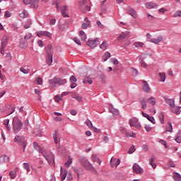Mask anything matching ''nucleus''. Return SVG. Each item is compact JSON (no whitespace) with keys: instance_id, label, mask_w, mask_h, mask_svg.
Here are the masks:
<instances>
[{"instance_id":"obj_1","label":"nucleus","mask_w":181,"mask_h":181,"mask_svg":"<svg viewBox=\"0 0 181 181\" xmlns=\"http://www.w3.org/2000/svg\"><path fill=\"white\" fill-rule=\"evenodd\" d=\"M22 121L19 119V117L16 116L13 118L12 127L14 134H19L21 129H22Z\"/></svg>"},{"instance_id":"obj_2","label":"nucleus","mask_w":181,"mask_h":181,"mask_svg":"<svg viewBox=\"0 0 181 181\" xmlns=\"http://www.w3.org/2000/svg\"><path fill=\"white\" fill-rule=\"evenodd\" d=\"M46 50V62L48 66H52V63H53V47L52 45H48L45 47Z\"/></svg>"},{"instance_id":"obj_3","label":"nucleus","mask_w":181,"mask_h":181,"mask_svg":"<svg viewBox=\"0 0 181 181\" xmlns=\"http://www.w3.org/2000/svg\"><path fill=\"white\" fill-rule=\"evenodd\" d=\"M42 155L45 158L49 165H54V156L47 150H44V153Z\"/></svg>"},{"instance_id":"obj_4","label":"nucleus","mask_w":181,"mask_h":181,"mask_svg":"<svg viewBox=\"0 0 181 181\" xmlns=\"http://www.w3.org/2000/svg\"><path fill=\"white\" fill-rule=\"evenodd\" d=\"M14 142H18L21 146H23V151L25 152V149H26L27 144L25 140V136H16L14 138Z\"/></svg>"},{"instance_id":"obj_5","label":"nucleus","mask_w":181,"mask_h":181,"mask_svg":"<svg viewBox=\"0 0 181 181\" xmlns=\"http://www.w3.org/2000/svg\"><path fill=\"white\" fill-rule=\"evenodd\" d=\"M81 166H83L86 170H93L95 172V168L93 166V164H91L88 160H82L81 161Z\"/></svg>"},{"instance_id":"obj_6","label":"nucleus","mask_w":181,"mask_h":181,"mask_svg":"<svg viewBox=\"0 0 181 181\" xmlns=\"http://www.w3.org/2000/svg\"><path fill=\"white\" fill-rule=\"evenodd\" d=\"M49 84H58V86H63L64 84H66L67 83V81L66 79H62L60 78H54L53 79H51L49 81Z\"/></svg>"},{"instance_id":"obj_7","label":"nucleus","mask_w":181,"mask_h":181,"mask_svg":"<svg viewBox=\"0 0 181 181\" xmlns=\"http://www.w3.org/2000/svg\"><path fill=\"white\" fill-rule=\"evenodd\" d=\"M100 42V38H96L95 40H88L86 42L87 46H89L90 49H95V47H97L98 43Z\"/></svg>"},{"instance_id":"obj_8","label":"nucleus","mask_w":181,"mask_h":181,"mask_svg":"<svg viewBox=\"0 0 181 181\" xmlns=\"http://www.w3.org/2000/svg\"><path fill=\"white\" fill-rule=\"evenodd\" d=\"M133 172L136 175H141L144 173V169L139 166V165L135 163L132 166Z\"/></svg>"},{"instance_id":"obj_9","label":"nucleus","mask_w":181,"mask_h":181,"mask_svg":"<svg viewBox=\"0 0 181 181\" xmlns=\"http://www.w3.org/2000/svg\"><path fill=\"white\" fill-rule=\"evenodd\" d=\"M126 11L127 13H129V15H131V16L134 18V19H136V18H138V14L136 13V11H135V9H134L133 8L127 7Z\"/></svg>"},{"instance_id":"obj_10","label":"nucleus","mask_w":181,"mask_h":181,"mask_svg":"<svg viewBox=\"0 0 181 181\" xmlns=\"http://www.w3.org/2000/svg\"><path fill=\"white\" fill-rule=\"evenodd\" d=\"M37 36L38 37H43L46 36V37H52V33L48 31H38L37 32Z\"/></svg>"},{"instance_id":"obj_11","label":"nucleus","mask_w":181,"mask_h":181,"mask_svg":"<svg viewBox=\"0 0 181 181\" xmlns=\"http://www.w3.org/2000/svg\"><path fill=\"white\" fill-rule=\"evenodd\" d=\"M141 115H143V117H144V118H146L148 121L151 122V124H156V122L155 121V117L150 116L149 115L145 113L144 112H141Z\"/></svg>"},{"instance_id":"obj_12","label":"nucleus","mask_w":181,"mask_h":181,"mask_svg":"<svg viewBox=\"0 0 181 181\" xmlns=\"http://www.w3.org/2000/svg\"><path fill=\"white\" fill-rule=\"evenodd\" d=\"M124 39H129V32L126 31V32L122 33L117 37V40H124Z\"/></svg>"},{"instance_id":"obj_13","label":"nucleus","mask_w":181,"mask_h":181,"mask_svg":"<svg viewBox=\"0 0 181 181\" xmlns=\"http://www.w3.org/2000/svg\"><path fill=\"white\" fill-rule=\"evenodd\" d=\"M121 163V160L115 158H112L110 160V165L112 168H117L118 165Z\"/></svg>"},{"instance_id":"obj_14","label":"nucleus","mask_w":181,"mask_h":181,"mask_svg":"<svg viewBox=\"0 0 181 181\" xmlns=\"http://www.w3.org/2000/svg\"><path fill=\"white\" fill-rule=\"evenodd\" d=\"M33 148L34 149L37 151L39 153H45V148H42V147H40V146H39V144L36 141L33 142Z\"/></svg>"},{"instance_id":"obj_15","label":"nucleus","mask_w":181,"mask_h":181,"mask_svg":"<svg viewBox=\"0 0 181 181\" xmlns=\"http://www.w3.org/2000/svg\"><path fill=\"white\" fill-rule=\"evenodd\" d=\"M162 40H163V37L162 35H159L157 37V38H151L150 42H151V43H154L155 45H159Z\"/></svg>"},{"instance_id":"obj_16","label":"nucleus","mask_w":181,"mask_h":181,"mask_svg":"<svg viewBox=\"0 0 181 181\" xmlns=\"http://www.w3.org/2000/svg\"><path fill=\"white\" fill-rule=\"evenodd\" d=\"M145 6L146 8H147V9H155L158 8V4L153 3V2H148L145 4Z\"/></svg>"},{"instance_id":"obj_17","label":"nucleus","mask_w":181,"mask_h":181,"mask_svg":"<svg viewBox=\"0 0 181 181\" xmlns=\"http://www.w3.org/2000/svg\"><path fill=\"white\" fill-rule=\"evenodd\" d=\"M139 103H140V104L141 105L142 110H146L147 103H148L146 99H145V98H141L139 99Z\"/></svg>"},{"instance_id":"obj_18","label":"nucleus","mask_w":181,"mask_h":181,"mask_svg":"<svg viewBox=\"0 0 181 181\" xmlns=\"http://www.w3.org/2000/svg\"><path fill=\"white\" fill-rule=\"evenodd\" d=\"M73 170H74L75 173L77 175L78 180H80V175L83 173V168H76V167H72Z\"/></svg>"},{"instance_id":"obj_19","label":"nucleus","mask_w":181,"mask_h":181,"mask_svg":"<svg viewBox=\"0 0 181 181\" xmlns=\"http://www.w3.org/2000/svg\"><path fill=\"white\" fill-rule=\"evenodd\" d=\"M60 175H61V180H66V177H67V170L64 169V168H62L61 167V173H60Z\"/></svg>"},{"instance_id":"obj_20","label":"nucleus","mask_w":181,"mask_h":181,"mask_svg":"<svg viewBox=\"0 0 181 181\" xmlns=\"http://www.w3.org/2000/svg\"><path fill=\"white\" fill-rule=\"evenodd\" d=\"M143 90L146 93H149L151 91V88L149 87V83L146 81H143Z\"/></svg>"},{"instance_id":"obj_21","label":"nucleus","mask_w":181,"mask_h":181,"mask_svg":"<svg viewBox=\"0 0 181 181\" xmlns=\"http://www.w3.org/2000/svg\"><path fill=\"white\" fill-rule=\"evenodd\" d=\"M8 38L7 37H4L2 40H1V49H6V46H8Z\"/></svg>"},{"instance_id":"obj_22","label":"nucleus","mask_w":181,"mask_h":181,"mask_svg":"<svg viewBox=\"0 0 181 181\" xmlns=\"http://www.w3.org/2000/svg\"><path fill=\"white\" fill-rule=\"evenodd\" d=\"M71 97H72V98H74V100L78 101V103H81V101L83 100V96L78 95L76 93H73Z\"/></svg>"},{"instance_id":"obj_23","label":"nucleus","mask_w":181,"mask_h":181,"mask_svg":"<svg viewBox=\"0 0 181 181\" xmlns=\"http://www.w3.org/2000/svg\"><path fill=\"white\" fill-rule=\"evenodd\" d=\"M30 5L31 8L37 9L39 8V0H32Z\"/></svg>"},{"instance_id":"obj_24","label":"nucleus","mask_w":181,"mask_h":181,"mask_svg":"<svg viewBox=\"0 0 181 181\" xmlns=\"http://www.w3.org/2000/svg\"><path fill=\"white\" fill-rule=\"evenodd\" d=\"M9 160V157L8 156H0V165H4V163H6Z\"/></svg>"},{"instance_id":"obj_25","label":"nucleus","mask_w":181,"mask_h":181,"mask_svg":"<svg viewBox=\"0 0 181 181\" xmlns=\"http://www.w3.org/2000/svg\"><path fill=\"white\" fill-rule=\"evenodd\" d=\"M79 36L83 42H84L85 40H87V35H86V33H84V31L81 30L79 32Z\"/></svg>"},{"instance_id":"obj_26","label":"nucleus","mask_w":181,"mask_h":181,"mask_svg":"<svg viewBox=\"0 0 181 181\" xmlns=\"http://www.w3.org/2000/svg\"><path fill=\"white\" fill-rule=\"evenodd\" d=\"M155 160V156H152V158H149V165L152 166L153 169H156V164L153 163Z\"/></svg>"},{"instance_id":"obj_27","label":"nucleus","mask_w":181,"mask_h":181,"mask_svg":"<svg viewBox=\"0 0 181 181\" xmlns=\"http://www.w3.org/2000/svg\"><path fill=\"white\" fill-rule=\"evenodd\" d=\"M172 112L173 114H177V115H179L180 114V107H173L171 109Z\"/></svg>"},{"instance_id":"obj_28","label":"nucleus","mask_w":181,"mask_h":181,"mask_svg":"<svg viewBox=\"0 0 181 181\" xmlns=\"http://www.w3.org/2000/svg\"><path fill=\"white\" fill-rule=\"evenodd\" d=\"M80 11L83 12V13H87V12H90L91 11V8L88 6H84V7H82Z\"/></svg>"},{"instance_id":"obj_29","label":"nucleus","mask_w":181,"mask_h":181,"mask_svg":"<svg viewBox=\"0 0 181 181\" xmlns=\"http://www.w3.org/2000/svg\"><path fill=\"white\" fill-rule=\"evenodd\" d=\"M165 103L166 104H169L171 108H173V107H175V100L173 99H165Z\"/></svg>"},{"instance_id":"obj_30","label":"nucleus","mask_w":181,"mask_h":181,"mask_svg":"<svg viewBox=\"0 0 181 181\" xmlns=\"http://www.w3.org/2000/svg\"><path fill=\"white\" fill-rule=\"evenodd\" d=\"M130 127H135L138 124V119L136 117H133L130 119Z\"/></svg>"},{"instance_id":"obj_31","label":"nucleus","mask_w":181,"mask_h":181,"mask_svg":"<svg viewBox=\"0 0 181 181\" xmlns=\"http://www.w3.org/2000/svg\"><path fill=\"white\" fill-rule=\"evenodd\" d=\"M173 177L175 181H181V175L179 173H174Z\"/></svg>"},{"instance_id":"obj_32","label":"nucleus","mask_w":181,"mask_h":181,"mask_svg":"<svg viewBox=\"0 0 181 181\" xmlns=\"http://www.w3.org/2000/svg\"><path fill=\"white\" fill-rule=\"evenodd\" d=\"M32 26V20H27L24 24L25 29H29Z\"/></svg>"},{"instance_id":"obj_33","label":"nucleus","mask_w":181,"mask_h":181,"mask_svg":"<svg viewBox=\"0 0 181 181\" xmlns=\"http://www.w3.org/2000/svg\"><path fill=\"white\" fill-rule=\"evenodd\" d=\"M53 139L56 145H57V144H60V137L57 136V134L56 133L53 134Z\"/></svg>"},{"instance_id":"obj_34","label":"nucleus","mask_w":181,"mask_h":181,"mask_svg":"<svg viewBox=\"0 0 181 181\" xmlns=\"http://www.w3.org/2000/svg\"><path fill=\"white\" fill-rule=\"evenodd\" d=\"M158 76H160V81L164 83V81L166 80V75L165 72L159 73Z\"/></svg>"},{"instance_id":"obj_35","label":"nucleus","mask_w":181,"mask_h":181,"mask_svg":"<svg viewBox=\"0 0 181 181\" xmlns=\"http://www.w3.org/2000/svg\"><path fill=\"white\" fill-rule=\"evenodd\" d=\"M92 160L93 162H98V165H101V160H100L98 157L97 155L93 154L92 156Z\"/></svg>"},{"instance_id":"obj_36","label":"nucleus","mask_w":181,"mask_h":181,"mask_svg":"<svg viewBox=\"0 0 181 181\" xmlns=\"http://www.w3.org/2000/svg\"><path fill=\"white\" fill-rule=\"evenodd\" d=\"M146 101L147 103H149V104H151V105H155L156 104V100L153 97H151L150 98L147 99Z\"/></svg>"},{"instance_id":"obj_37","label":"nucleus","mask_w":181,"mask_h":181,"mask_svg":"<svg viewBox=\"0 0 181 181\" xmlns=\"http://www.w3.org/2000/svg\"><path fill=\"white\" fill-rule=\"evenodd\" d=\"M107 47H108V42L104 41L100 45V48L102 49V50H107Z\"/></svg>"},{"instance_id":"obj_38","label":"nucleus","mask_w":181,"mask_h":181,"mask_svg":"<svg viewBox=\"0 0 181 181\" xmlns=\"http://www.w3.org/2000/svg\"><path fill=\"white\" fill-rule=\"evenodd\" d=\"M111 57V53L110 52H106L105 54L103 56V60L105 62H107L110 58Z\"/></svg>"},{"instance_id":"obj_39","label":"nucleus","mask_w":181,"mask_h":181,"mask_svg":"<svg viewBox=\"0 0 181 181\" xmlns=\"http://www.w3.org/2000/svg\"><path fill=\"white\" fill-rule=\"evenodd\" d=\"M167 132H173V127L172 126V123L168 122V125L166 127Z\"/></svg>"},{"instance_id":"obj_40","label":"nucleus","mask_w":181,"mask_h":181,"mask_svg":"<svg viewBox=\"0 0 181 181\" xmlns=\"http://www.w3.org/2000/svg\"><path fill=\"white\" fill-rule=\"evenodd\" d=\"M5 127L7 128L8 131H11V127L9 126V119H6L4 121Z\"/></svg>"},{"instance_id":"obj_41","label":"nucleus","mask_w":181,"mask_h":181,"mask_svg":"<svg viewBox=\"0 0 181 181\" xmlns=\"http://www.w3.org/2000/svg\"><path fill=\"white\" fill-rule=\"evenodd\" d=\"M110 112H112V114H114L115 115H119V110L114 107L110 108Z\"/></svg>"},{"instance_id":"obj_42","label":"nucleus","mask_w":181,"mask_h":181,"mask_svg":"<svg viewBox=\"0 0 181 181\" xmlns=\"http://www.w3.org/2000/svg\"><path fill=\"white\" fill-rule=\"evenodd\" d=\"M86 4H87V0H81L79 1V9L84 8L86 6Z\"/></svg>"},{"instance_id":"obj_43","label":"nucleus","mask_w":181,"mask_h":181,"mask_svg":"<svg viewBox=\"0 0 181 181\" xmlns=\"http://www.w3.org/2000/svg\"><path fill=\"white\" fill-rule=\"evenodd\" d=\"M20 47L21 49H26L28 47V43L26 42H20Z\"/></svg>"},{"instance_id":"obj_44","label":"nucleus","mask_w":181,"mask_h":181,"mask_svg":"<svg viewBox=\"0 0 181 181\" xmlns=\"http://www.w3.org/2000/svg\"><path fill=\"white\" fill-rule=\"evenodd\" d=\"M73 163V159L70 158L67 160V162L65 163L64 166L65 168H70V165Z\"/></svg>"},{"instance_id":"obj_45","label":"nucleus","mask_w":181,"mask_h":181,"mask_svg":"<svg viewBox=\"0 0 181 181\" xmlns=\"http://www.w3.org/2000/svg\"><path fill=\"white\" fill-rule=\"evenodd\" d=\"M134 46H135V47H144V42H135Z\"/></svg>"},{"instance_id":"obj_46","label":"nucleus","mask_w":181,"mask_h":181,"mask_svg":"<svg viewBox=\"0 0 181 181\" xmlns=\"http://www.w3.org/2000/svg\"><path fill=\"white\" fill-rule=\"evenodd\" d=\"M23 168L27 172H30V167H29V164L28 163H23Z\"/></svg>"},{"instance_id":"obj_47","label":"nucleus","mask_w":181,"mask_h":181,"mask_svg":"<svg viewBox=\"0 0 181 181\" xmlns=\"http://www.w3.org/2000/svg\"><path fill=\"white\" fill-rule=\"evenodd\" d=\"M88 83V84H93V80L90 78H86L83 80V83L86 84Z\"/></svg>"},{"instance_id":"obj_48","label":"nucleus","mask_w":181,"mask_h":181,"mask_svg":"<svg viewBox=\"0 0 181 181\" xmlns=\"http://www.w3.org/2000/svg\"><path fill=\"white\" fill-rule=\"evenodd\" d=\"M69 81L71 83H76L77 81V78H76V76L74 75H72L69 78Z\"/></svg>"},{"instance_id":"obj_49","label":"nucleus","mask_w":181,"mask_h":181,"mask_svg":"<svg viewBox=\"0 0 181 181\" xmlns=\"http://www.w3.org/2000/svg\"><path fill=\"white\" fill-rule=\"evenodd\" d=\"M20 71H21V73H23V74H29V69H26L23 67L20 69Z\"/></svg>"},{"instance_id":"obj_50","label":"nucleus","mask_w":181,"mask_h":181,"mask_svg":"<svg viewBox=\"0 0 181 181\" xmlns=\"http://www.w3.org/2000/svg\"><path fill=\"white\" fill-rule=\"evenodd\" d=\"M136 149H135V146H132L129 151H127V153L131 154V153H134L135 152Z\"/></svg>"},{"instance_id":"obj_51","label":"nucleus","mask_w":181,"mask_h":181,"mask_svg":"<svg viewBox=\"0 0 181 181\" xmlns=\"http://www.w3.org/2000/svg\"><path fill=\"white\" fill-rule=\"evenodd\" d=\"M74 41L75 42V43H76V45H78V46H81V42H80V39H78V37H75L74 38Z\"/></svg>"},{"instance_id":"obj_52","label":"nucleus","mask_w":181,"mask_h":181,"mask_svg":"<svg viewBox=\"0 0 181 181\" xmlns=\"http://www.w3.org/2000/svg\"><path fill=\"white\" fill-rule=\"evenodd\" d=\"M144 129H146L147 132H151V131H152V127L150 125L145 124Z\"/></svg>"},{"instance_id":"obj_53","label":"nucleus","mask_w":181,"mask_h":181,"mask_svg":"<svg viewBox=\"0 0 181 181\" xmlns=\"http://www.w3.org/2000/svg\"><path fill=\"white\" fill-rule=\"evenodd\" d=\"M9 176L11 179H15V177H16V174L13 171H10Z\"/></svg>"},{"instance_id":"obj_54","label":"nucleus","mask_w":181,"mask_h":181,"mask_svg":"<svg viewBox=\"0 0 181 181\" xmlns=\"http://www.w3.org/2000/svg\"><path fill=\"white\" fill-rule=\"evenodd\" d=\"M86 125L87 127H88V128H91L93 127V122L90 120H86Z\"/></svg>"},{"instance_id":"obj_55","label":"nucleus","mask_w":181,"mask_h":181,"mask_svg":"<svg viewBox=\"0 0 181 181\" xmlns=\"http://www.w3.org/2000/svg\"><path fill=\"white\" fill-rule=\"evenodd\" d=\"M69 8H67V6H63L60 7V11L62 13L66 12Z\"/></svg>"},{"instance_id":"obj_56","label":"nucleus","mask_w":181,"mask_h":181,"mask_svg":"<svg viewBox=\"0 0 181 181\" xmlns=\"http://www.w3.org/2000/svg\"><path fill=\"white\" fill-rule=\"evenodd\" d=\"M37 84H39L40 86H42L43 84V79L40 77H38L37 78Z\"/></svg>"},{"instance_id":"obj_57","label":"nucleus","mask_w":181,"mask_h":181,"mask_svg":"<svg viewBox=\"0 0 181 181\" xmlns=\"http://www.w3.org/2000/svg\"><path fill=\"white\" fill-rule=\"evenodd\" d=\"M160 121L161 124H165V115H163V113H160Z\"/></svg>"},{"instance_id":"obj_58","label":"nucleus","mask_w":181,"mask_h":181,"mask_svg":"<svg viewBox=\"0 0 181 181\" xmlns=\"http://www.w3.org/2000/svg\"><path fill=\"white\" fill-rule=\"evenodd\" d=\"M32 37V33H28V35H25L24 37V40H29Z\"/></svg>"},{"instance_id":"obj_59","label":"nucleus","mask_w":181,"mask_h":181,"mask_svg":"<svg viewBox=\"0 0 181 181\" xmlns=\"http://www.w3.org/2000/svg\"><path fill=\"white\" fill-rule=\"evenodd\" d=\"M141 67H144V69H146V67H148V64L145 63V61L144 59H142L141 62Z\"/></svg>"},{"instance_id":"obj_60","label":"nucleus","mask_w":181,"mask_h":181,"mask_svg":"<svg viewBox=\"0 0 181 181\" xmlns=\"http://www.w3.org/2000/svg\"><path fill=\"white\" fill-rule=\"evenodd\" d=\"M88 26H90V23H83L82 24V29H87V28H88Z\"/></svg>"},{"instance_id":"obj_61","label":"nucleus","mask_w":181,"mask_h":181,"mask_svg":"<svg viewBox=\"0 0 181 181\" xmlns=\"http://www.w3.org/2000/svg\"><path fill=\"white\" fill-rule=\"evenodd\" d=\"M173 16H174V18H177V16L181 18V11H176Z\"/></svg>"},{"instance_id":"obj_62","label":"nucleus","mask_w":181,"mask_h":181,"mask_svg":"<svg viewBox=\"0 0 181 181\" xmlns=\"http://www.w3.org/2000/svg\"><path fill=\"white\" fill-rule=\"evenodd\" d=\"M132 70L133 76H138V70L135 69L134 68H132Z\"/></svg>"},{"instance_id":"obj_63","label":"nucleus","mask_w":181,"mask_h":181,"mask_svg":"<svg viewBox=\"0 0 181 181\" xmlns=\"http://www.w3.org/2000/svg\"><path fill=\"white\" fill-rule=\"evenodd\" d=\"M4 16H5L6 18H11V13H10L8 11H5Z\"/></svg>"},{"instance_id":"obj_64","label":"nucleus","mask_w":181,"mask_h":181,"mask_svg":"<svg viewBox=\"0 0 181 181\" xmlns=\"http://www.w3.org/2000/svg\"><path fill=\"white\" fill-rule=\"evenodd\" d=\"M142 148H143L144 151H145L146 152H148V151H149V147H148L147 144L143 145Z\"/></svg>"}]
</instances>
